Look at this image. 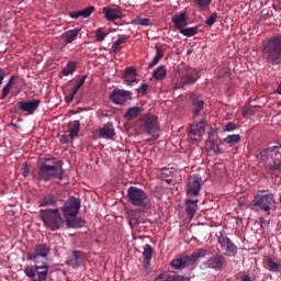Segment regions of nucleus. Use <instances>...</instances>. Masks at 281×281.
Masks as SVG:
<instances>
[{
	"instance_id": "obj_14",
	"label": "nucleus",
	"mask_w": 281,
	"mask_h": 281,
	"mask_svg": "<svg viewBox=\"0 0 281 281\" xmlns=\"http://www.w3.org/2000/svg\"><path fill=\"white\" fill-rule=\"evenodd\" d=\"M201 181H203V179L199 175H193L189 178L187 186V196L189 199H195V196L201 194Z\"/></svg>"
},
{
	"instance_id": "obj_31",
	"label": "nucleus",
	"mask_w": 281,
	"mask_h": 281,
	"mask_svg": "<svg viewBox=\"0 0 281 281\" xmlns=\"http://www.w3.org/2000/svg\"><path fill=\"white\" fill-rule=\"evenodd\" d=\"M128 35H120L119 38L112 44L110 48V54H117L122 49V45L128 41Z\"/></svg>"
},
{
	"instance_id": "obj_52",
	"label": "nucleus",
	"mask_w": 281,
	"mask_h": 281,
	"mask_svg": "<svg viewBox=\"0 0 281 281\" xmlns=\"http://www.w3.org/2000/svg\"><path fill=\"white\" fill-rule=\"evenodd\" d=\"M12 89V87L5 85L2 89V95H1V100H5V98H8V95L10 94V90Z\"/></svg>"
},
{
	"instance_id": "obj_17",
	"label": "nucleus",
	"mask_w": 281,
	"mask_h": 281,
	"mask_svg": "<svg viewBox=\"0 0 281 281\" xmlns=\"http://www.w3.org/2000/svg\"><path fill=\"white\" fill-rule=\"evenodd\" d=\"M40 105H41V100L34 99L29 102H25V101L18 102L15 104V109H18V111H23L29 115H34V113H36Z\"/></svg>"
},
{
	"instance_id": "obj_4",
	"label": "nucleus",
	"mask_w": 281,
	"mask_h": 281,
	"mask_svg": "<svg viewBox=\"0 0 281 281\" xmlns=\"http://www.w3.org/2000/svg\"><path fill=\"white\" fill-rule=\"evenodd\" d=\"M207 256V250L203 248L195 249L190 256L180 255L178 258H175L170 262V267L176 269L177 271H183V269H188L190 265H196L201 258H205Z\"/></svg>"
},
{
	"instance_id": "obj_46",
	"label": "nucleus",
	"mask_w": 281,
	"mask_h": 281,
	"mask_svg": "<svg viewBox=\"0 0 281 281\" xmlns=\"http://www.w3.org/2000/svg\"><path fill=\"white\" fill-rule=\"evenodd\" d=\"M108 35L109 33H104L102 29H98L95 31V38L99 43H102V41H104V38H106Z\"/></svg>"
},
{
	"instance_id": "obj_16",
	"label": "nucleus",
	"mask_w": 281,
	"mask_h": 281,
	"mask_svg": "<svg viewBox=\"0 0 281 281\" xmlns=\"http://www.w3.org/2000/svg\"><path fill=\"white\" fill-rule=\"evenodd\" d=\"M225 265H227V261L225 259V256L221 254H215L206 261L202 262V267H204V269H213L214 271H221V269H223Z\"/></svg>"
},
{
	"instance_id": "obj_12",
	"label": "nucleus",
	"mask_w": 281,
	"mask_h": 281,
	"mask_svg": "<svg viewBox=\"0 0 281 281\" xmlns=\"http://www.w3.org/2000/svg\"><path fill=\"white\" fill-rule=\"evenodd\" d=\"M80 199L70 196L61 207L64 218H69V216H78L80 212Z\"/></svg>"
},
{
	"instance_id": "obj_37",
	"label": "nucleus",
	"mask_w": 281,
	"mask_h": 281,
	"mask_svg": "<svg viewBox=\"0 0 281 281\" xmlns=\"http://www.w3.org/2000/svg\"><path fill=\"white\" fill-rule=\"evenodd\" d=\"M78 69V63L77 61H68L66 67L61 69V74L64 76H71Z\"/></svg>"
},
{
	"instance_id": "obj_25",
	"label": "nucleus",
	"mask_w": 281,
	"mask_h": 281,
	"mask_svg": "<svg viewBox=\"0 0 281 281\" xmlns=\"http://www.w3.org/2000/svg\"><path fill=\"white\" fill-rule=\"evenodd\" d=\"M93 12H95V7L91 5L88 7L83 10H79V11H71L69 13L70 19H89L91 16V14H93Z\"/></svg>"
},
{
	"instance_id": "obj_36",
	"label": "nucleus",
	"mask_w": 281,
	"mask_h": 281,
	"mask_svg": "<svg viewBox=\"0 0 281 281\" xmlns=\"http://www.w3.org/2000/svg\"><path fill=\"white\" fill-rule=\"evenodd\" d=\"M179 33L182 34V36H187L188 38H190L191 36H196V34H199V26H192V27L183 26L179 31Z\"/></svg>"
},
{
	"instance_id": "obj_23",
	"label": "nucleus",
	"mask_w": 281,
	"mask_h": 281,
	"mask_svg": "<svg viewBox=\"0 0 281 281\" xmlns=\"http://www.w3.org/2000/svg\"><path fill=\"white\" fill-rule=\"evenodd\" d=\"M175 175H177V169L168 165V167L161 169L158 179L165 181L166 183H172V177H175Z\"/></svg>"
},
{
	"instance_id": "obj_29",
	"label": "nucleus",
	"mask_w": 281,
	"mask_h": 281,
	"mask_svg": "<svg viewBox=\"0 0 281 281\" xmlns=\"http://www.w3.org/2000/svg\"><path fill=\"white\" fill-rule=\"evenodd\" d=\"M58 203V198H56V195L48 193L46 194L40 202V207H56Z\"/></svg>"
},
{
	"instance_id": "obj_41",
	"label": "nucleus",
	"mask_w": 281,
	"mask_h": 281,
	"mask_svg": "<svg viewBox=\"0 0 281 281\" xmlns=\"http://www.w3.org/2000/svg\"><path fill=\"white\" fill-rule=\"evenodd\" d=\"M217 238V243L221 245V247H225V245L231 240L227 235H225V231H220L215 234Z\"/></svg>"
},
{
	"instance_id": "obj_57",
	"label": "nucleus",
	"mask_w": 281,
	"mask_h": 281,
	"mask_svg": "<svg viewBox=\"0 0 281 281\" xmlns=\"http://www.w3.org/2000/svg\"><path fill=\"white\" fill-rule=\"evenodd\" d=\"M74 98H76V94L74 92H70L66 98H65V102L67 104L74 102Z\"/></svg>"
},
{
	"instance_id": "obj_10",
	"label": "nucleus",
	"mask_w": 281,
	"mask_h": 281,
	"mask_svg": "<svg viewBox=\"0 0 281 281\" xmlns=\"http://www.w3.org/2000/svg\"><path fill=\"white\" fill-rule=\"evenodd\" d=\"M207 126V121L202 119L200 122L191 124L187 128V135L190 142H201V137L205 135V127Z\"/></svg>"
},
{
	"instance_id": "obj_35",
	"label": "nucleus",
	"mask_w": 281,
	"mask_h": 281,
	"mask_svg": "<svg viewBox=\"0 0 281 281\" xmlns=\"http://www.w3.org/2000/svg\"><path fill=\"white\" fill-rule=\"evenodd\" d=\"M193 4L198 8L199 12H207L210 5H212V0H193Z\"/></svg>"
},
{
	"instance_id": "obj_2",
	"label": "nucleus",
	"mask_w": 281,
	"mask_h": 281,
	"mask_svg": "<svg viewBox=\"0 0 281 281\" xmlns=\"http://www.w3.org/2000/svg\"><path fill=\"white\" fill-rule=\"evenodd\" d=\"M47 161H54L52 158H46L45 162H42L38 167L37 179L41 181H49V179H58L63 181L65 179V169H63V161H55L53 165Z\"/></svg>"
},
{
	"instance_id": "obj_22",
	"label": "nucleus",
	"mask_w": 281,
	"mask_h": 281,
	"mask_svg": "<svg viewBox=\"0 0 281 281\" xmlns=\"http://www.w3.org/2000/svg\"><path fill=\"white\" fill-rule=\"evenodd\" d=\"M66 225L68 229H80L85 227L87 221L82 220V217H78V215L65 217Z\"/></svg>"
},
{
	"instance_id": "obj_19",
	"label": "nucleus",
	"mask_w": 281,
	"mask_h": 281,
	"mask_svg": "<svg viewBox=\"0 0 281 281\" xmlns=\"http://www.w3.org/2000/svg\"><path fill=\"white\" fill-rule=\"evenodd\" d=\"M98 135L103 139H113V137H115V127L113 126V123H105L101 128H99Z\"/></svg>"
},
{
	"instance_id": "obj_5",
	"label": "nucleus",
	"mask_w": 281,
	"mask_h": 281,
	"mask_svg": "<svg viewBox=\"0 0 281 281\" xmlns=\"http://www.w3.org/2000/svg\"><path fill=\"white\" fill-rule=\"evenodd\" d=\"M40 217L44 223V227L50 229V232H58L63 227V215L58 209H46L40 211Z\"/></svg>"
},
{
	"instance_id": "obj_3",
	"label": "nucleus",
	"mask_w": 281,
	"mask_h": 281,
	"mask_svg": "<svg viewBox=\"0 0 281 281\" xmlns=\"http://www.w3.org/2000/svg\"><path fill=\"white\" fill-rule=\"evenodd\" d=\"M269 157L272 159V161H269ZM256 159L257 161H259V164H265V161H269L267 168L272 172H276V170H281V147H268L257 154Z\"/></svg>"
},
{
	"instance_id": "obj_60",
	"label": "nucleus",
	"mask_w": 281,
	"mask_h": 281,
	"mask_svg": "<svg viewBox=\"0 0 281 281\" xmlns=\"http://www.w3.org/2000/svg\"><path fill=\"white\" fill-rule=\"evenodd\" d=\"M14 80H16L15 76H11L9 81L7 82V86L12 87V85H14Z\"/></svg>"
},
{
	"instance_id": "obj_39",
	"label": "nucleus",
	"mask_w": 281,
	"mask_h": 281,
	"mask_svg": "<svg viewBox=\"0 0 281 281\" xmlns=\"http://www.w3.org/2000/svg\"><path fill=\"white\" fill-rule=\"evenodd\" d=\"M166 66H159L154 70L153 78H155V80H164V78H166Z\"/></svg>"
},
{
	"instance_id": "obj_21",
	"label": "nucleus",
	"mask_w": 281,
	"mask_h": 281,
	"mask_svg": "<svg viewBox=\"0 0 281 281\" xmlns=\"http://www.w3.org/2000/svg\"><path fill=\"white\" fill-rule=\"evenodd\" d=\"M102 12L106 21H117V19H122V10H120V8L104 7Z\"/></svg>"
},
{
	"instance_id": "obj_59",
	"label": "nucleus",
	"mask_w": 281,
	"mask_h": 281,
	"mask_svg": "<svg viewBox=\"0 0 281 281\" xmlns=\"http://www.w3.org/2000/svg\"><path fill=\"white\" fill-rule=\"evenodd\" d=\"M259 221L261 223V227H267L269 225V223H270L269 220L263 218V217H260Z\"/></svg>"
},
{
	"instance_id": "obj_45",
	"label": "nucleus",
	"mask_w": 281,
	"mask_h": 281,
	"mask_svg": "<svg viewBox=\"0 0 281 281\" xmlns=\"http://www.w3.org/2000/svg\"><path fill=\"white\" fill-rule=\"evenodd\" d=\"M218 19V13L213 12L205 21L206 25L209 27H212V25H214V23H216V20Z\"/></svg>"
},
{
	"instance_id": "obj_51",
	"label": "nucleus",
	"mask_w": 281,
	"mask_h": 281,
	"mask_svg": "<svg viewBox=\"0 0 281 281\" xmlns=\"http://www.w3.org/2000/svg\"><path fill=\"white\" fill-rule=\"evenodd\" d=\"M136 25L148 26V25H150V19H148V18H145V19L138 18V19H136Z\"/></svg>"
},
{
	"instance_id": "obj_50",
	"label": "nucleus",
	"mask_w": 281,
	"mask_h": 281,
	"mask_svg": "<svg viewBox=\"0 0 281 281\" xmlns=\"http://www.w3.org/2000/svg\"><path fill=\"white\" fill-rule=\"evenodd\" d=\"M209 144H211V150H213V153H214L215 155H218V154L223 153V151L221 150V146H220L218 144H216V143H214V142H212V140H209Z\"/></svg>"
},
{
	"instance_id": "obj_58",
	"label": "nucleus",
	"mask_w": 281,
	"mask_h": 281,
	"mask_svg": "<svg viewBox=\"0 0 281 281\" xmlns=\"http://www.w3.org/2000/svg\"><path fill=\"white\" fill-rule=\"evenodd\" d=\"M5 78V70L3 68H0V87L3 85V80Z\"/></svg>"
},
{
	"instance_id": "obj_15",
	"label": "nucleus",
	"mask_w": 281,
	"mask_h": 281,
	"mask_svg": "<svg viewBox=\"0 0 281 281\" xmlns=\"http://www.w3.org/2000/svg\"><path fill=\"white\" fill-rule=\"evenodd\" d=\"M190 104L193 119L199 117V115H201V111L205 109V101L203 100V97L196 92L190 93Z\"/></svg>"
},
{
	"instance_id": "obj_61",
	"label": "nucleus",
	"mask_w": 281,
	"mask_h": 281,
	"mask_svg": "<svg viewBox=\"0 0 281 281\" xmlns=\"http://www.w3.org/2000/svg\"><path fill=\"white\" fill-rule=\"evenodd\" d=\"M241 281H251V277H249V274H245L241 277Z\"/></svg>"
},
{
	"instance_id": "obj_33",
	"label": "nucleus",
	"mask_w": 281,
	"mask_h": 281,
	"mask_svg": "<svg viewBox=\"0 0 281 281\" xmlns=\"http://www.w3.org/2000/svg\"><path fill=\"white\" fill-rule=\"evenodd\" d=\"M142 108L140 106H133L127 110V112L124 114V119L127 120V122H131V120H136V117H139L142 115Z\"/></svg>"
},
{
	"instance_id": "obj_1",
	"label": "nucleus",
	"mask_w": 281,
	"mask_h": 281,
	"mask_svg": "<svg viewBox=\"0 0 281 281\" xmlns=\"http://www.w3.org/2000/svg\"><path fill=\"white\" fill-rule=\"evenodd\" d=\"M261 57L267 65H281V34H274L261 42Z\"/></svg>"
},
{
	"instance_id": "obj_32",
	"label": "nucleus",
	"mask_w": 281,
	"mask_h": 281,
	"mask_svg": "<svg viewBox=\"0 0 281 281\" xmlns=\"http://www.w3.org/2000/svg\"><path fill=\"white\" fill-rule=\"evenodd\" d=\"M155 49H156V55L154 56L151 61L148 64V69H153V67L158 65L159 60H161V58H164V54H165L164 47L156 45Z\"/></svg>"
},
{
	"instance_id": "obj_11",
	"label": "nucleus",
	"mask_w": 281,
	"mask_h": 281,
	"mask_svg": "<svg viewBox=\"0 0 281 281\" xmlns=\"http://www.w3.org/2000/svg\"><path fill=\"white\" fill-rule=\"evenodd\" d=\"M50 250L47 244H36L33 252H26V260L31 262H41L42 260L45 262Z\"/></svg>"
},
{
	"instance_id": "obj_18",
	"label": "nucleus",
	"mask_w": 281,
	"mask_h": 281,
	"mask_svg": "<svg viewBox=\"0 0 281 281\" xmlns=\"http://www.w3.org/2000/svg\"><path fill=\"white\" fill-rule=\"evenodd\" d=\"M35 265V276L37 280L47 281V276H49V263L47 261L34 262Z\"/></svg>"
},
{
	"instance_id": "obj_48",
	"label": "nucleus",
	"mask_w": 281,
	"mask_h": 281,
	"mask_svg": "<svg viewBox=\"0 0 281 281\" xmlns=\"http://www.w3.org/2000/svg\"><path fill=\"white\" fill-rule=\"evenodd\" d=\"M238 126L234 122H228L224 127H223V133H232L233 131H236Z\"/></svg>"
},
{
	"instance_id": "obj_24",
	"label": "nucleus",
	"mask_w": 281,
	"mask_h": 281,
	"mask_svg": "<svg viewBox=\"0 0 281 281\" xmlns=\"http://www.w3.org/2000/svg\"><path fill=\"white\" fill-rule=\"evenodd\" d=\"M123 80L128 87L133 86V82H137V69L134 67H127L123 74Z\"/></svg>"
},
{
	"instance_id": "obj_43",
	"label": "nucleus",
	"mask_w": 281,
	"mask_h": 281,
	"mask_svg": "<svg viewBox=\"0 0 281 281\" xmlns=\"http://www.w3.org/2000/svg\"><path fill=\"white\" fill-rule=\"evenodd\" d=\"M85 80H87V76L80 77V79L77 81V83L72 88L71 93H74L76 95V93H78V91H80V88L82 87V85H85Z\"/></svg>"
},
{
	"instance_id": "obj_26",
	"label": "nucleus",
	"mask_w": 281,
	"mask_h": 281,
	"mask_svg": "<svg viewBox=\"0 0 281 281\" xmlns=\"http://www.w3.org/2000/svg\"><path fill=\"white\" fill-rule=\"evenodd\" d=\"M143 257V269L148 271L150 269V260H153V246L150 244L144 246Z\"/></svg>"
},
{
	"instance_id": "obj_47",
	"label": "nucleus",
	"mask_w": 281,
	"mask_h": 281,
	"mask_svg": "<svg viewBox=\"0 0 281 281\" xmlns=\"http://www.w3.org/2000/svg\"><path fill=\"white\" fill-rule=\"evenodd\" d=\"M267 267L269 271H278V269H280V266L278 265V262L273 261V259L271 258L267 260Z\"/></svg>"
},
{
	"instance_id": "obj_30",
	"label": "nucleus",
	"mask_w": 281,
	"mask_h": 281,
	"mask_svg": "<svg viewBox=\"0 0 281 281\" xmlns=\"http://www.w3.org/2000/svg\"><path fill=\"white\" fill-rule=\"evenodd\" d=\"M171 21L176 25L177 30H179V32L182 27H186V25H188V19L186 18V13L183 12L173 15Z\"/></svg>"
},
{
	"instance_id": "obj_44",
	"label": "nucleus",
	"mask_w": 281,
	"mask_h": 281,
	"mask_svg": "<svg viewBox=\"0 0 281 281\" xmlns=\"http://www.w3.org/2000/svg\"><path fill=\"white\" fill-rule=\"evenodd\" d=\"M249 115H256V106L245 105L243 110V117H247Z\"/></svg>"
},
{
	"instance_id": "obj_27",
	"label": "nucleus",
	"mask_w": 281,
	"mask_h": 281,
	"mask_svg": "<svg viewBox=\"0 0 281 281\" xmlns=\"http://www.w3.org/2000/svg\"><path fill=\"white\" fill-rule=\"evenodd\" d=\"M78 34H80V29L76 27L74 30H68L61 34V38L66 45H69L78 38Z\"/></svg>"
},
{
	"instance_id": "obj_55",
	"label": "nucleus",
	"mask_w": 281,
	"mask_h": 281,
	"mask_svg": "<svg viewBox=\"0 0 281 281\" xmlns=\"http://www.w3.org/2000/svg\"><path fill=\"white\" fill-rule=\"evenodd\" d=\"M21 172L23 177H27V175H30V166H27V162L23 164V166L21 167Z\"/></svg>"
},
{
	"instance_id": "obj_20",
	"label": "nucleus",
	"mask_w": 281,
	"mask_h": 281,
	"mask_svg": "<svg viewBox=\"0 0 281 281\" xmlns=\"http://www.w3.org/2000/svg\"><path fill=\"white\" fill-rule=\"evenodd\" d=\"M83 262L85 256L82 255V251L79 250H74L71 257L66 260V265L72 267V269H78V267H80V265Z\"/></svg>"
},
{
	"instance_id": "obj_8",
	"label": "nucleus",
	"mask_w": 281,
	"mask_h": 281,
	"mask_svg": "<svg viewBox=\"0 0 281 281\" xmlns=\"http://www.w3.org/2000/svg\"><path fill=\"white\" fill-rule=\"evenodd\" d=\"M201 76H199V70L194 68H188L186 72H183L180 78L173 83L175 89H183L184 87H190L192 85H196V80H199Z\"/></svg>"
},
{
	"instance_id": "obj_42",
	"label": "nucleus",
	"mask_w": 281,
	"mask_h": 281,
	"mask_svg": "<svg viewBox=\"0 0 281 281\" xmlns=\"http://www.w3.org/2000/svg\"><path fill=\"white\" fill-rule=\"evenodd\" d=\"M224 144H229L231 146H234L236 144H239L240 136L238 134L228 135L225 138H223Z\"/></svg>"
},
{
	"instance_id": "obj_13",
	"label": "nucleus",
	"mask_w": 281,
	"mask_h": 281,
	"mask_svg": "<svg viewBox=\"0 0 281 281\" xmlns=\"http://www.w3.org/2000/svg\"><path fill=\"white\" fill-rule=\"evenodd\" d=\"M110 100L111 102H113V104H119L120 106H124L126 102H130L131 100H133V92L116 88L110 94Z\"/></svg>"
},
{
	"instance_id": "obj_49",
	"label": "nucleus",
	"mask_w": 281,
	"mask_h": 281,
	"mask_svg": "<svg viewBox=\"0 0 281 281\" xmlns=\"http://www.w3.org/2000/svg\"><path fill=\"white\" fill-rule=\"evenodd\" d=\"M188 280L190 279L181 274H169V281H188Z\"/></svg>"
},
{
	"instance_id": "obj_7",
	"label": "nucleus",
	"mask_w": 281,
	"mask_h": 281,
	"mask_svg": "<svg viewBox=\"0 0 281 281\" xmlns=\"http://www.w3.org/2000/svg\"><path fill=\"white\" fill-rule=\"evenodd\" d=\"M127 201L134 207H144L145 210L150 209V205H153L146 191L137 187H130L127 189Z\"/></svg>"
},
{
	"instance_id": "obj_56",
	"label": "nucleus",
	"mask_w": 281,
	"mask_h": 281,
	"mask_svg": "<svg viewBox=\"0 0 281 281\" xmlns=\"http://www.w3.org/2000/svg\"><path fill=\"white\" fill-rule=\"evenodd\" d=\"M155 281H170V274L161 273L155 279Z\"/></svg>"
},
{
	"instance_id": "obj_6",
	"label": "nucleus",
	"mask_w": 281,
	"mask_h": 281,
	"mask_svg": "<svg viewBox=\"0 0 281 281\" xmlns=\"http://www.w3.org/2000/svg\"><path fill=\"white\" fill-rule=\"evenodd\" d=\"M138 128L145 135H149L153 139L159 137V122L154 114H143L138 119Z\"/></svg>"
},
{
	"instance_id": "obj_38",
	"label": "nucleus",
	"mask_w": 281,
	"mask_h": 281,
	"mask_svg": "<svg viewBox=\"0 0 281 281\" xmlns=\"http://www.w3.org/2000/svg\"><path fill=\"white\" fill-rule=\"evenodd\" d=\"M225 247L226 256H228L229 258L238 254V247L236 246V244H234V241H232V239L225 245Z\"/></svg>"
},
{
	"instance_id": "obj_53",
	"label": "nucleus",
	"mask_w": 281,
	"mask_h": 281,
	"mask_svg": "<svg viewBox=\"0 0 281 281\" xmlns=\"http://www.w3.org/2000/svg\"><path fill=\"white\" fill-rule=\"evenodd\" d=\"M60 144H69L71 140V136H69V134H63L59 138Z\"/></svg>"
},
{
	"instance_id": "obj_9",
	"label": "nucleus",
	"mask_w": 281,
	"mask_h": 281,
	"mask_svg": "<svg viewBox=\"0 0 281 281\" xmlns=\"http://www.w3.org/2000/svg\"><path fill=\"white\" fill-rule=\"evenodd\" d=\"M252 203L256 207L267 212L268 215L271 214V210H276V200L271 193L256 195Z\"/></svg>"
},
{
	"instance_id": "obj_28",
	"label": "nucleus",
	"mask_w": 281,
	"mask_h": 281,
	"mask_svg": "<svg viewBox=\"0 0 281 281\" xmlns=\"http://www.w3.org/2000/svg\"><path fill=\"white\" fill-rule=\"evenodd\" d=\"M196 203H199V200L194 198H188L186 200V212L190 218H194V214L196 212Z\"/></svg>"
},
{
	"instance_id": "obj_34",
	"label": "nucleus",
	"mask_w": 281,
	"mask_h": 281,
	"mask_svg": "<svg viewBox=\"0 0 281 281\" xmlns=\"http://www.w3.org/2000/svg\"><path fill=\"white\" fill-rule=\"evenodd\" d=\"M68 128L69 137L71 142H74V138L78 137V135L80 134V121H74L72 123H69Z\"/></svg>"
},
{
	"instance_id": "obj_40",
	"label": "nucleus",
	"mask_w": 281,
	"mask_h": 281,
	"mask_svg": "<svg viewBox=\"0 0 281 281\" xmlns=\"http://www.w3.org/2000/svg\"><path fill=\"white\" fill-rule=\"evenodd\" d=\"M24 273L30 280H36V263L34 266L29 265L24 268Z\"/></svg>"
},
{
	"instance_id": "obj_54",
	"label": "nucleus",
	"mask_w": 281,
	"mask_h": 281,
	"mask_svg": "<svg viewBox=\"0 0 281 281\" xmlns=\"http://www.w3.org/2000/svg\"><path fill=\"white\" fill-rule=\"evenodd\" d=\"M148 83H143L138 89V93H140L142 95H146L147 91H148Z\"/></svg>"
}]
</instances>
